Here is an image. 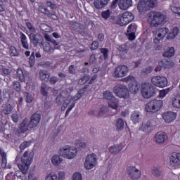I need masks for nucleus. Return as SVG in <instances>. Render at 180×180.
I'll use <instances>...</instances> for the list:
<instances>
[{
  "label": "nucleus",
  "instance_id": "nucleus-1",
  "mask_svg": "<svg viewBox=\"0 0 180 180\" xmlns=\"http://www.w3.org/2000/svg\"><path fill=\"white\" fill-rule=\"evenodd\" d=\"M32 160L33 153H29V152L25 151L21 157V164L18 165L20 170L15 171V175L17 178H19V179L21 180L27 179L26 174H27V171H29V167H30Z\"/></svg>",
  "mask_w": 180,
  "mask_h": 180
},
{
  "label": "nucleus",
  "instance_id": "nucleus-2",
  "mask_svg": "<svg viewBox=\"0 0 180 180\" xmlns=\"http://www.w3.org/2000/svg\"><path fill=\"white\" fill-rule=\"evenodd\" d=\"M148 19L150 27H158L162 23L167 22V15L160 12H151L148 13Z\"/></svg>",
  "mask_w": 180,
  "mask_h": 180
},
{
  "label": "nucleus",
  "instance_id": "nucleus-3",
  "mask_svg": "<svg viewBox=\"0 0 180 180\" xmlns=\"http://www.w3.org/2000/svg\"><path fill=\"white\" fill-rule=\"evenodd\" d=\"M78 150L77 148L66 146L60 148L58 150L59 155L63 157V158H67V160H72L77 157Z\"/></svg>",
  "mask_w": 180,
  "mask_h": 180
},
{
  "label": "nucleus",
  "instance_id": "nucleus-4",
  "mask_svg": "<svg viewBox=\"0 0 180 180\" xmlns=\"http://www.w3.org/2000/svg\"><path fill=\"white\" fill-rule=\"evenodd\" d=\"M141 92L143 98L149 99V98L155 95L157 89H155V86H153V84L145 82L141 84Z\"/></svg>",
  "mask_w": 180,
  "mask_h": 180
},
{
  "label": "nucleus",
  "instance_id": "nucleus-5",
  "mask_svg": "<svg viewBox=\"0 0 180 180\" xmlns=\"http://www.w3.org/2000/svg\"><path fill=\"white\" fill-rule=\"evenodd\" d=\"M162 100L154 99L146 103L145 110L148 113H156L162 108Z\"/></svg>",
  "mask_w": 180,
  "mask_h": 180
},
{
  "label": "nucleus",
  "instance_id": "nucleus-6",
  "mask_svg": "<svg viewBox=\"0 0 180 180\" xmlns=\"http://www.w3.org/2000/svg\"><path fill=\"white\" fill-rule=\"evenodd\" d=\"M134 20V15L130 12L124 13L122 16L119 17L115 22L111 21L115 25H119L120 26H126L129 25L130 22Z\"/></svg>",
  "mask_w": 180,
  "mask_h": 180
},
{
  "label": "nucleus",
  "instance_id": "nucleus-7",
  "mask_svg": "<svg viewBox=\"0 0 180 180\" xmlns=\"http://www.w3.org/2000/svg\"><path fill=\"white\" fill-rule=\"evenodd\" d=\"M112 92L118 96V98H123L124 99L129 98L130 93L129 92V89L124 84H117L112 89Z\"/></svg>",
  "mask_w": 180,
  "mask_h": 180
},
{
  "label": "nucleus",
  "instance_id": "nucleus-8",
  "mask_svg": "<svg viewBox=\"0 0 180 180\" xmlns=\"http://www.w3.org/2000/svg\"><path fill=\"white\" fill-rule=\"evenodd\" d=\"M151 82L153 85L159 88H165L168 85V79L165 77L155 76L152 77Z\"/></svg>",
  "mask_w": 180,
  "mask_h": 180
},
{
  "label": "nucleus",
  "instance_id": "nucleus-9",
  "mask_svg": "<svg viewBox=\"0 0 180 180\" xmlns=\"http://www.w3.org/2000/svg\"><path fill=\"white\" fill-rule=\"evenodd\" d=\"M127 72H129V68L126 65H120L117 67L112 74L114 78H122L126 77Z\"/></svg>",
  "mask_w": 180,
  "mask_h": 180
},
{
  "label": "nucleus",
  "instance_id": "nucleus-10",
  "mask_svg": "<svg viewBox=\"0 0 180 180\" xmlns=\"http://www.w3.org/2000/svg\"><path fill=\"white\" fill-rule=\"evenodd\" d=\"M29 120L25 118L19 125L18 128L14 130V134L19 136L22 133H26L29 130Z\"/></svg>",
  "mask_w": 180,
  "mask_h": 180
},
{
  "label": "nucleus",
  "instance_id": "nucleus-11",
  "mask_svg": "<svg viewBox=\"0 0 180 180\" xmlns=\"http://www.w3.org/2000/svg\"><path fill=\"white\" fill-rule=\"evenodd\" d=\"M96 165V155L92 153L86 158L84 167L86 169H92Z\"/></svg>",
  "mask_w": 180,
  "mask_h": 180
},
{
  "label": "nucleus",
  "instance_id": "nucleus-12",
  "mask_svg": "<svg viewBox=\"0 0 180 180\" xmlns=\"http://www.w3.org/2000/svg\"><path fill=\"white\" fill-rule=\"evenodd\" d=\"M127 174L131 179H140L141 176V172L134 167H128Z\"/></svg>",
  "mask_w": 180,
  "mask_h": 180
},
{
  "label": "nucleus",
  "instance_id": "nucleus-13",
  "mask_svg": "<svg viewBox=\"0 0 180 180\" xmlns=\"http://www.w3.org/2000/svg\"><path fill=\"white\" fill-rule=\"evenodd\" d=\"M41 119V115H40L39 112L34 113L32 115L31 120H30V122L28 121L29 127L30 129H34V127H37V126H38V124L40 123Z\"/></svg>",
  "mask_w": 180,
  "mask_h": 180
},
{
  "label": "nucleus",
  "instance_id": "nucleus-14",
  "mask_svg": "<svg viewBox=\"0 0 180 180\" xmlns=\"http://www.w3.org/2000/svg\"><path fill=\"white\" fill-rule=\"evenodd\" d=\"M29 39L30 40V43L33 44L34 47H37L40 41L43 40V37L38 33L31 32L29 34Z\"/></svg>",
  "mask_w": 180,
  "mask_h": 180
},
{
  "label": "nucleus",
  "instance_id": "nucleus-15",
  "mask_svg": "<svg viewBox=\"0 0 180 180\" xmlns=\"http://www.w3.org/2000/svg\"><path fill=\"white\" fill-rule=\"evenodd\" d=\"M169 164L172 167H180V153L173 152L169 157Z\"/></svg>",
  "mask_w": 180,
  "mask_h": 180
},
{
  "label": "nucleus",
  "instance_id": "nucleus-16",
  "mask_svg": "<svg viewBox=\"0 0 180 180\" xmlns=\"http://www.w3.org/2000/svg\"><path fill=\"white\" fill-rule=\"evenodd\" d=\"M168 32H169V30L167 27H162L159 29L158 34L153 40L154 43H155V44H158V43H160V40H162V39L167 36Z\"/></svg>",
  "mask_w": 180,
  "mask_h": 180
},
{
  "label": "nucleus",
  "instance_id": "nucleus-17",
  "mask_svg": "<svg viewBox=\"0 0 180 180\" xmlns=\"http://www.w3.org/2000/svg\"><path fill=\"white\" fill-rule=\"evenodd\" d=\"M137 9L139 13H145V12H148L150 7L147 4V1H146V0H143L140 1V2L138 4Z\"/></svg>",
  "mask_w": 180,
  "mask_h": 180
},
{
  "label": "nucleus",
  "instance_id": "nucleus-18",
  "mask_svg": "<svg viewBox=\"0 0 180 180\" xmlns=\"http://www.w3.org/2000/svg\"><path fill=\"white\" fill-rule=\"evenodd\" d=\"M120 9L126 11L133 6V0H120L118 4Z\"/></svg>",
  "mask_w": 180,
  "mask_h": 180
},
{
  "label": "nucleus",
  "instance_id": "nucleus-19",
  "mask_svg": "<svg viewBox=\"0 0 180 180\" xmlns=\"http://www.w3.org/2000/svg\"><path fill=\"white\" fill-rule=\"evenodd\" d=\"M175 117H176V113L173 112H165L162 115V118L166 123H171V122H174V120H175Z\"/></svg>",
  "mask_w": 180,
  "mask_h": 180
},
{
  "label": "nucleus",
  "instance_id": "nucleus-20",
  "mask_svg": "<svg viewBox=\"0 0 180 180\" xmlns=\"http://www.w3.org/2000/svg\"><path fill=\"white\" fill-rule=\"evenodd\" d=\"M110 0H94V6L96 9H103V8H105L108 4H109V1Z\"/></svg>",
  "mask_w": 180,
  "mask_h": 180
},
{
  "label": "nucleus",
  "instance_id": "nucleus-21",
  "mask_svg": "<svg viewBox=\"0 0 180 180\" xmlns=\"http://www.w3.org/2000/svg\"><path fill=\"white\" fill-rule=\"evenodd\" d=\"M168 136L167 134L161 132H158L155 135V141L157 144H162L165 141H167Z\"/></svg>",
  "mask_w": 180,
  "mask_h": 180
},
{
  "label": "nucleus",
  "instance_id": "nucleus-22",
  "mask_svg": "<svg viewBox=\"0 0 180 180\" xmlns=\"http://www.w3.org/2000/svg\"><path fill=\"white\" fill-rule=\"evenodd\" d=\"M12 110H13L12 105L7 103L2 105L1 113L3 115H11V113H12Z\"/></svg>",
  "mask_w": 180,
  "mask_h": 180
},
{
  "label": "nucleus",
  "instance_id": "nucleus-23",
  "mask_svg": "<svg viewBox=\"0 0 180 180\" xmlns=\"http://www.w3.org/2000/svg\"><path fill=\"white\" fill-rule=\"evenodd\" d=\"M39 78L41 81H44L45 82H47L49 81V79L50 78V72L47 70H41L39 71Z\"/></svg>",
  "mask_w": 180,
  "mask_h": 180
},
{
  "label": "nucleus",
  "instance_id": "nucleus-24",
  "mask_svg": "<svg viewBox=\"0 0 180 180\" xmlns=\"http://www.w3.org/2000/svg\"><path fill=\"white\" fill-rule=\"evenodd\" d=\"M140 89V86L137 82H134V83H131L129 85V89L131 94L136 95L139 92V89Z\"/></svg>",
  "mask_w": 180,
  "mask_h": 180
},
{
  "label": "nucleus",
  "instance_id": "nucleus-25",
  "mask_svg": "<svg viewBox=\"0 0 180 180\" xmlns=\"http://www.w3.org/2000/svg\"><path fill=\"white\" fill-rule=\"evenodd\" d=\"M20 40H21V44L23 47V49H25V50H29V43H27V37H26V35L23 34V32H20Z\"/></svg>",
  "mask_w": 180,
  "mask_h": 180
},
{
  "label": "nucleus",
  "instance_id": "nucleus-26",
  "mask_svg": "<svg viewBox=\"0 0 180 180\" xmlns=\"http://www.w3.org/2000/svg\"><path fill=\"white\" fill-rule=\"evenodd\" d=\"M159 65L165 69L171 68L172 67H174V62L171 60L164 61L161 60L159 62Z\"/></svg>",
  "mask_w": 180,
  "mask_h": 180
},
{
  "label": "nucleus",
  "instance_id": "nucleus-27",
  "mask_svg": "<svg viewBox=\"0 0 180 180\" xmlns=\"http://www.w3.org/2000/svg\"><path fill=\"white\" fill-rule=\"evenodd\" d=\"M108 106L109 108H111V109H117L119 108V99L114 97L108 101Z\"/></svg>",
  "mask_w": 180,
  "mask_h": 180
},
{
  "label": "nucleus",
  "instance_id": "nucleus-28",
  "mask_svg": "<svg viewBox=\"0 0 180 180\" xmlns=\"http://www.w3.org/2000/svg\"><path fill=\"white\" fill-rule=\"evenodd\" d=\"M122 150H123V146L120 145H115L110 148V153H111V154L116 155V154H119V153H120V151H122Z\"/></svg>",
  "mask_w": 180,
  "mask_h": 180
},
{
  "label": "nucleus",
  "instance_id": "nucleus-29",
  "mask_svg": "<svg viewBox=\"0 0 180 180\" xmlns=\"http://www.w3.org/2000/svg\"><path fill=\"white\" fill-rule=\"evenodd\" d=\"M115 127L117 131H121V130H123L124 129V121H123L122 118H118L116 120Z\"/></svg>",
  "mask_w": 180,
  "mask_h": 180
},
{
  "label": "nucleus",
  "instance_id": "nucleus-30",
  "mask_svg": "<svg viewBox=\"0 0 180 180\" xmlns=\"http://www.w3.org/2000/svg\"><path fill=\"white\" fill-rule=\"evenodd\" d=\"M49 89H50V86L47 84L42 83L41 84V94L43 96H47L49 95Z\"/></svg>",
  "mask_w": 180,
  "mask_h": 180
},
{
  "label": "nucleus",
  "instance_id": "nucleus-31",
  "mask_svg": "<svg viewBox=\"0 0 180 180\" xmlns=\"http://www.w3.org/2000/svg\"><path fill=\"white\" fill-rule=\"evenodd\" d=\"M131 120H132L133 123H139L140 122V112L134 111L131 116Z\"/></svg>",
  "mask_w": 180,
  "mask_h": 180
},
{
  "label": "nucleus",
  "instance_id": "nucleus-32",
  "mask_svg": "<svg viewBox=\"0 0 180 180\" xmlns=\"http://www.w3.org/2000/svg\"><path fill=\"white\" fill-rule=\"evenodd\" d=\"M178 33H179V29H178V27H174L172 30V32L168 34V36L167 37V39L168 40H172V39H175V37H176V36L178 35Z\"/></svg>",
  "mask_w": 180,
  "mask_h": 180
},
{
  "label": "nucleus",
  "instance_id": "nucleus-33",
  "mask_svg": "<svg viewBox=\"0 0 180 180\" xmlns=\"http://www.w3.org/2000/svg\"><path fill=\"white\" fill-rule=\"evenodd\" d=\"M151 174L155 178H160L161 176V169L159 167H153L151 169Z\"/></svg>",
  "mask_w": 180,
  "mask_h": 180
},
{
  "label": "nucleus",
  "instance_id": "nucleus-34",
  "mask_svg": "<svg viewBox=\"0 0 180 180\" xmlns=\"http://www.w3.org/2000/svg\"><path fill=\"white\" fill-rule=\"evenodd\" d=\"M17 77L19 78L20 81L21 82H25V77H26V73L23 72L22 69H18L17 70Z\"/></svg>",
  "mask_w": 180,
  "mask_h": 180
},
{
  "label": "nucleus",
  "instance_id": "nucleus-35",
  "mask_svg": "<svg viewBox=\"0 0 180 180\" xmlns=\"http://www.w3.org/2000/svg\"><path fill=\"white\" fill-rule=\"evenodd\" d=\"M103 96L104 99H106L107 101H111V99H113V98H115V96H113V93L108 90L103 91Z\"/></svg>",
  "mask_w": 180,
  "mask_h": 180
},
{
  "label": "nucleus",
  "instance_id": "nucleus-36",
  "mask_svg": "<svg viewBox=\"0 0 180 180\" xmlns=\"http://www.w3.org/2000/svg\"><path fill=\"white\" fill-rule=\"evenodd\" d=\"M175 55V49L174 47L169 48L168 51L162 53L163 57H174Z\"/></svg>",
  "mask_w": 180,
  "mask_h": 180
},
{
  "label": "nucleus",
  "instance_id": "nucleus-37",
  "mask_svg": "<svg viewBox=\"0 0 180 180\" xmlns=\"http://www.w3.org/2000/svg\"><path fill=\"white\" fill-rule=\"evenodd\" d=\"M51 162L53 165H60V164L63 162V159L60 157V155H54L52 157Z\"/></svg>",
  "mask_w": 180,
  "mask_h": 180
},
{
  "label": "nucleus",
  "instance_id": "nucleus-38",
  "mask_svg": "<svg viewBox=\"0 0 180 180\" xmlns=\"http://www.w3.org/2000/svg\"><path fill=\"white\" fill-rule=\"evenodd\" d=\"M89 76L87 74H84V76L80 78L78 81L79 85H84V84H86L88 81H89Z\"/></svg>",
  "mask_w": 180,
  "mask_h": 180
},
{
  "label": "nucleus",
  "instance_id": "nucleus-39",
  "mask_svg": "<svg viewBox=\"0 0 180 180\" xmlns=\"http://www.w3.org/2000/svg\"><path fill=\"white\" fill-rule=\"evenodd\" d=\"M65 99V97H64L63 94L58 95L56 98L57 105H64Z\"/></svg>",
  "mask_w": 180,
  "mask_h": 180
},
{
  "label": "nucleus",
  "instance_id": "nucleus-40",
  "mask_svg": "<svg viewBox=\"0 0 180 180\" xmlns=\"http://www.w3.org/2000/svg\"><path fill=\"white\" fill-rule=\"evenodd\" d=\"M10 56L11 57H19V52L15 46L10 47Z\"/></svg>",
  "mask_w": 180,
  "mask_h": 180
},
{
  "label": "nucleus",
  "instance_id": "nucleus-41",
  "mask_svg": "<svg viewBox=\"0 0 180 180\" xmlns=\"http://www.w3.org/2000/svg\"><path fill=\"white\" fill-rule=\"evenodd\" d=\"M23 95L25 98H26V102L27 103H32L33 102V96L28 92L24 91Z\"/></svg>",
  "mask_w": 180,
  "mask_h": 180
},
{
  "label": "nucleus",
  "instance_id": "nucleus-42",
  "mask_svg": "<svg viewBox=\"0 0 180 180\" xmlns=\"http://www.w3.org/2000/svg\"><path fill=\"white\" fill-rule=\"evenodd\" d=\"M13 88L16 92H20V91H22V86H20V83L18 82H13Z\"/></svg>",
  "mask_w": 180,
  "mask_h": 180
},
{
  "label": "nucleus",
  "instance_id": "nucleus-43",
  "mask_svg": "<svg viewBox=\"0 0 180 180\" xmlns=\"http://www.w3.org/2000/svg\"><path fill=\"white\" fill-rule=\"evenodd\" d=\"M149 8H155L158 1L157 0H145Z\"/></svg>",
  "mask_w": 180,
  "mask_h": 180
},
{
  "label": "nucleus",
  "instance_id": "nucleus-44",
  "mask_svg": "<svg viewBox=\"0 0 180 180\" xmlns=\"http://www.w3.org/2000/svg\"><path fill=\"white\" fill-rule=\"evenodd\" d=\"M172 105L174 108H180V95L177 96L173 101Z\"/></svg>",
  "mask_w": 180,
  "mask_h": 180
},
{
  "label": "nucleus",
  "instance_id": "nucleus-45",
  "mask_svg": "<svg viewBox=\"0 0 180 180\" xmlns=\"http://www.w3.org/2000/svg\"><path fill=\"white\" fill-rule=\"evenodd\" d=\"M148 129H151V122L150 121L143 124L141 127V130H142V131H146V130H148Z\"/></svg>",
  "mask_w": 180,
  "mask_h": 180
},
{
  "label": "nucleus",
  "instance_id": "nucleus-46",
  "mask_svg": "<svg viewBox=\"0 0 180 180\" xmlns=\"http://www.w3.org/2000/svg\"><path fill=\"white\" fill-rule=\"evenodd\" d=\"M153 71V68L151 67H148V68H143L141 71V74L142 75H148V74H151Z\"/></svg>",
  "mask_w": 180,
  "mask_h": 180
},
{
  "label": "nucleus",
  "instance_id": "nucleus-47",
  "mask_svg": "<svg viewBox=\"0 0 180 180\" xmlns=\"http://www.w3.org/2000/svg\"><path fill=\"white\" fill-rule=\"evenodd\" d=\"M137 29V25L136 24L132 23L128 27L127 33H134L136 32V30Z\"/></svg>",
  "mask_w": 180,
  "mask_h": 180
},
{
  "label": "nucleus",
  "instance_id": "nucleus-48",
  "mask_svg": "<svg viewBox=\"0 0 180 180\" xmlns=\"http://www.w3.org/2000/svg\"><path fill=\"white\" fill-rule=\"evenodd\" d=\"M30 144H32V142L30 141L22 142L20 146V150H25V148H27V147H30Z\"/></svg>",
  "mask_w": 180,
  "mask_h": 180
},
{
  "label": "nucleus",
  "instance_id": "nucleus-49",
  "mask_svg": "<svg viewBox=\"0 0 180 180\" xmlns=\"http://www.w3.org/2000/svg\"><path fill=\"white\" fill-rule=\"evenodd\" d=\"M25 25L27 27V29L31 32V33H36V27L33 26L30 22H25Z\"/></svg>",
  "mask_w": 180,
  "mask_h": 180
},
{
  "label": "nucleus",
  "instance_id": "nucleus-50",
  "mask_svg": "<svg viewBox=\"0 0 180 180\" xmlns=\"http://www.w3.org/2000/svg\"><path fill=\"white\" fill-rule=\"evenodd\" d=\"M108 113V108L102 107L98 112V116L102 117V116H105Z\"/></svg>",
  "mask_w": 180,
  "mask_h": 180
},
{
  "label": "nucleus",
  "instance_id": "nucleus-51",
  "mask_svg": "<svg viewBox=\"0 0 180 180\" xmlns=\"http://www.w3.org/2000/svg\"><path fill=\"white\" fill-rule=\"evenodd\" d=\"M57 82H58V77L52 76L50 77L49 84H51V85H56V84H57Z\"/></svg>",
  "mask_w": 180,
  "mask_h": 180
},
{
  "label": "nucleus",
  "instance_id": "nucleus-52",
  "mask_svg": "<svg viewBox=\"0 0 180 180\" xmlns=\"http://www.w3.org/2000/svg\"><path fill=\"white\" fill-rule=\"evenodd\" d=\"M71 99H72V98L70 97V96H68L67 97V98L65 100H64V101H63L64 109H65V108H67V106H68V105H70V103H71Z\"/></svg>",
  "mask_w": 180,
  "mask_h": 180
},
{
  "label": "nucleus",
  "instance_id": "nucleus-53",
  "mask_svg": "<svg viewBox=\"0 0 180 180\" xmlns=\"http://www.w3.org/2000/svg\"><path fill=\"white\" fill-rule=\"evenodd\" d=\"M169 92V89H163L160 91L159 96L160 98H165L166 95Z\"/></svg>",
  "mask_w": 180,
  "mask_h": 180
},
{
  "label": "nucleus",
  "instance_id": "nucleus-54",
  "mask_svg": "<svg viewBox=\"0 0 180 180\" xmlns=\"http://www.w3.org/2000/svg\"><path fill=\"white\" fill-rule=\"evenodd\" d=\"M57 174L51 173L46 177V180H57Z\"/></svg>",
  "mask_w": 180,
  "mask_h": 180
},
{
  "label": "nucleus",
  "instance_id": "nucleus-55",
  "mask_svg": "<svg viewBox=\"0 0 180 180\" xmlns=\"http://www.w3.org/2000/svg\"><path fill=\"white\" fill-rule=\"evenodd\" d=\"M72 180H82V175L79 172H76L72 176Z\"/></svg>",
  "mask_w": 180,
  "mask_h": 180
},
{
  "label": "nucleus",
  "instance_id": "nucleus-56",
  "mask_svg": "<svg viewBox=\"0 0 180 180\" xmlns=\"http://www.w3.org/2000/svg\"><path fill=\"white\" fill-rule=\"evenodd\" d=\"M101 15L104 19H108L110 16V10L103 11Z\"/></svg>",
  "mask_w": 180,
  "mask_h": 180
},
{
  "label": "nucleus",
  "instance_id": "nucleus-57",
  "mask_svg": "<svg viewBox=\"0 0 180 180\" xmlns=\"http://www.w3.org/2000/svg\"><path fill=\"white\" fill-rule=\"evenodd\" d=\"M39 11L41 13H44L45 15H50V11L46 8V7L40 6Z\"/></svg>",
  "mask_w": 180,
  "mask_h": 180
},
{
  "label": "nucleus",
  "instance_id": "nucleus-58",
  "mask_svg": "<svg viewBox=\"0 0 180 180\" xmlns=\"http://www.w3.org/2000/svg\"><path fill=\"white\" fill-rule=\"evenodd\" d=\"M101 53L103 54V57L105 59L108 58V53H109V51L105 48H102L100 49Z\"/></svg>",
  "mask_w": 180,
  "mask_h": 180
},
{
  "label": "nucleus",
  "instance_id": "nucleus-59",
  "mask_svg": "<svg viewBox=\"0 0 180 180\" xmlns=\"http://www.w3.org/2000/svg\"><path fill=\"white\" fill-rule=\"evenodd\" d=\"M76 32H79V33L84 34L85 33V28H84V25L80 24L79 26L77 27Z\"/></svg>",
  "mask_w": 180,
  "mask_h": 180
},
{
  "label": "nucleus",
  "instance_id": "nucleus-60",
  "mask_svg": "<svg viewBox=\"0 0 180 180\" xmlns=\"http://www.w3.org/2000/svg\"><path fill=\"white\" fill-rule=\"evenodd\" d=\"M99 47V42L98 41H94L91 44V50H96Z\"/></svg>",
  "mask_w": 180,
  "mask_h": 180
},
{
  "label": "nucleus",
  "instance_id": "nucleus-61",
  "mask_svg": "<svg viewBox=\"0 0 180 180\" xmlns=\"http://www.w3.org/2000/svg\"><path fill=\"white\" fill-rule=\"evenodd\" d=\"M58 180H64L65 179V172H58V177L57 178Z\"/></svg>",
  "mask_w": 180,
  "mask_h": 180
},
{
  "label": "nucleus",
  "instance_id": "nucleus-62",
  "mask_svg": "<svg viewBox=\"0 0 180 180\" xmlns=\"http://www.w3.org/2000/svg\"><path fill=\"white\" fill-rule=\"evenodd\" d=\"M119 51H121V53H127V46L125 45H122L118 49Z\"/></svg>",
  "mask_w": 180,
  "mask_h": 180
},
{
  "label": "nucleus",
  "instance_id": "nucleus-63",
  "mask_svg": "<svg viewBox=\"0 0 180 180\" xmlns=\"http://www.w3.org/2000/svg\"><path fill=\"white\" fill-rule=\"evenodd\" d=\"M128 39L129 40H131V41H133L134 39H136V34L134 32H128Z\"/></svg>",
  "mask_w": 180,
  "mask_h": 180
},
{
  "label": "nucleus",
  "instance_id": "nucleus-64",
  "mask_svg": "<svg viewBox=\"0 0 180 180\" xmlns=\"http://www.w3.org/2000/svg\"><path fill=\"white\" fill-rule=\"evenodd\" d=\"M70 25L72 26V28L74 29V30H77L78 29V27H79V25H81L80 23L78 22H70Z\"/></svg>",
  "mask_w": 180,
  "mask_h": 180
}]
</instances>
